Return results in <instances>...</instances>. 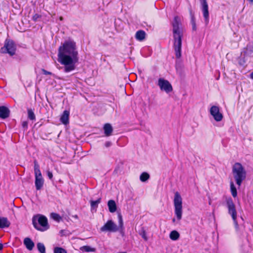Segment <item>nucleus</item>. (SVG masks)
<instances>
[{
  "instance_id": "obj_1",
  "label": "nucleus",
  "mask_w": 253,
  "mask_h": 253,
  "mask_svg": "<svg viewBox=\"0 0 253 253\" xmlns=\"http://www.w3.org/2000/svg\"><path fill=\"white\" fill-rule=\"evenodd\" d=\"M58 61L64 65L66 73L74 71L79 61L78 52L76 43L71 41H66L58 49Z\"/></svg>"
},
{
  "instance_id": "obj_2",
  "label": "nucleus",
  "mask_w": 253,
  "mask_h": 253,
  "mask_svg": "<svg viewBox=\"0 0 253 253\" xmlns=\"http://www.w3.org/2000/svg\"><path fill=\"white\" fill-rule=\"evenodd\" d=\"M172 25L174 40L173 47L176 57L179 58L181 56L182 38L184 32L180 17L177 16H175Z\"/></svg>"
},
{
  "instance_id": "obj_3",
  "label": "nucleus",
  "mask_w": 253,
  "mask_h": 253,
  "mask_svg": "<svg viewBox=\"0 0 253 253\" xmlns=\"http://www.w3.org/2000/svg\"><path fill=\"white\" fill-rule=\"evenodd\" d=\"M232 172L237 184L240 186L246 178V171L241 164L237 163L233 167Z\"/></svg>"
},
{
  "instance_id": "obj_4",
  "label": "nucleus",
  "mask_w": 253,
  "mask_h": 253,
  "mask_svg": "<svg viewBox=\"0 0 253 253\" xmlns=\"http://www.w3.org/2000/svg\"><path fill=\"white\" fill-rule=\"evenodd\" d=\"M34 226L38 230L43 231L48 228L47 218L43 215L35 216L33 218Z\"/></svg>"
},
{
  "instance_id": "obj_5",
  "label": "nucleus",
  "mask_w": 253,
  "mask_h": 253,
  "mask_svg": "<svg viewBox=\"0 0 253 253\" xmlns=\"http://www.w3.org/2000/svg\"><path fill=\"white\" fill-rule=\"evenodd\" d=\"M182 198L178 192L174 194L173 200L174 212L176 216L177 220H180L182 218Z\"/></svg>"
},
{
  "instance_id": "obj_6",
  "label": "nucleus",
  "mask_w": 253,
  "mask_h": 253,
  "mask_svg": "<svg viewBox=\"0 0 253 253\" xmlns=\"http://www.w3.org/2000/svg\"><path fill=\"white\" fill-rule=\"evenodd\" d=\"M16 51V46L13 41L6 40L4 45L1 48L0 52L2 53H7L12 56L15 54Z\"/></svg>"
},
{
  "instance_id": "obj_7",
  "label": "nucleus",
  "mask_w": 253,
  "mask_h": 253,
  "mask_svg": "<svg viewBox=\"0 0 253 253\" xmlns=\"http://www.w3.org/2000/svg\"><path fill=\"white\" fill-rule=\"evenodd\" d=\"M226 204L228 210V213L230 214L234 222L237 224V211L235 204H234L232 199L231 198L226 199Z\"/></svg>"
},
{
  "instance_id": "obj_8",
  "label": "nucleus",
  "mask_w": 253,
  "mask_h": 253,
  "mask_svg": "<svg viewBox=\"0 0 253 253\" xmlns=\"http://www.w3.org/2000/svg\"><path fill=\"white\" fill-rule=\"evenodd\" d=\"M158 85L161 90L165 91L167 93H169L172 90V87L171 84L167 80L160 78L158 80Z\"/></svg>"
},
{
  "instance_id": "obj_9",
  "label": "nucleus",
  "mask_w": 253,
  "mask_h": 253,
  "mask_svg": "<svg viewBox=\"0 0 253 253\" xmlns=\"http://www.w3.org/2000/svg\"><path fill=\"white\" fill-rule=\"evenodd\" d=\"M102 232H115L118 230L117 225L111 220H108L101 228Z\"/></svg>"
},
{
  "instance_id": "obj_10",
  "label": "nucleus",
  "mask_w": 253,
  "mask_h": 253,
  "mask_svg": "<svg viewBox=\"0 0 253 253\" xmlns=\"http://www.w3.org/2000/svg\"><path fill=\"white\" fill-rule=\"evenodd\" d=\"M201 5L204 17L205 19V22L206 25H208L209 21V13L208 10V4L207 0H200Z\"/></svg>"
},
{
  "instance_id": "obj_11",
  "label": "nucleus",
  "mask_w": 253,
  "mask_h": 253,
  "mask_svg": "<svg viewBox=\"0 0 253 253\" xmlns=\"http://www.w3.org/2000/svg\"><path fill=\"white\" fill-rule=\"evenodd\" d=\"M210 113L217 122L221 121L223 118L222 114L220 113L219 109L216 106H212L211 108Z\"/></svg>"
},
{
  "instance_id": "obj_12",
  "label": "nucleus",
  "mask_w": 253,
  "mask_h": 253,
  "mask_svg": "<svg viewBox=\"0 0 253 253\" xmlns=\"http://www.w3.org/2000/svg\"><path fill=\"white\" fill-rule=\"evenodd\" d=\"M10 111L5 106H0V118L3 119H6L9 116Z\"/></svg>"
},
{
  "instance_id": "obj_13",
  "label": "nucleus",
  "mask_w": 253,
  "mask_h": 253,
  "mask_svg": "<svg viewBox=\"0 0 253 253\" xmlns=\"http://www.w3.org/2000/svg\"><path fill=\"white\" fill-rule=\"evenodd\" d=\"M104 134L106 136H109L112 135L113 128L111 125L107 123L105 124L103 126Z\"/></svg>"
},
{
  "instance_id": "obj_14",
  "label": "nucleus",
  "mask_w": 253,
  "mask_h": 253,
  "mask_svg": "<svg viewBox=\"0 0 253 253\" xmlns=\"http://www.w3.org/2000/svg\"><path fill=\"white\" fill-rule=\"evenodd\" d=\"M23 243L26 246V248L29 251L32 250L35 246L34 243L30 238L28 237L25 238L24 239Z\"/></svg>"
},
{
  "instance_id": "obj_15",
  "label": "nucleus",
  "mask_w": 253,
  "mask_h": 253,
  "mask_svg": "<svg viewBox=\"0 0 253 253\" xmlns=\"http://www.w3.org/2000/svg\"><path fill=\"white\" fill-rule=\"evenodd\" d=\"M69 111L67 110H65L61 118L60 121L64 125H67L69 123Z\"/></svg>"
},
{
  "instance_id": "obj_16",
  "label": "nucleus",
  "mask_w": 253,
  "mask_h": 253,
  "mask_svg": "<svg viewBox=\"0 0 253 253\" xmlns=\"http://www.w3.org/2000/svg\"><path fill=\"white\" fill-rule=\"evenodd\" d=\"M44 180L42 176L35 177V185L37 190H40L43 186Z\"/></svg>"
},
{
  "instance_id": "obj_17",
  "label": "nucleus",
  "mask_w": 253,
  "mask_h": 253,
  "mask_svg": "<svg viewBox=\"0 0 253 253\" xmlns=\"http://www.w3.org/2000/svg\"><path fill=\"white\" fill-rule=\"evenodd\" d=\"M10 225V222L6 217H0V228L8 227Z\"/></svg>"
},
{
  "instance_id": "obj_18",
  "label": "nucleus",
  "mask_w": 253,
  "mask_h": 253,
  "mask_svg": "<svg viewBox=\"0 0 253 253\" xmlns=\"http://www.w3.org/2000/svg\"><path fill=\"white\" fill-rule=\"evenodd\" d=\"M245 56H252L253 55V44H248L244 51Z\"/></svg>"
},
{
  "instance_id": "obj_19",
  "label": "nucleus",
  "mask_w": 253,
  "mask_h": 253,
  "mask_svg": "<svg viewBox=\"0 0 253 253\" xmlns=\"http://www.w3.org/2000/svg\"><path fill=\"white\" fill-rule=\"evenodd\" d=\"M108 206L109 208V211L111 212H114L116 211L117 206L114 200H110L108 202Z\"/></svg>"
},
{
  "instance_id": "obj_20",
  "label": "nucleus",
  "mask_w": 253,
  "mask_h": 253,
  "mask_svg": "<svg viewBox=\"0 0 253 253\" xmlns=\"http://www.w3.org/2000/svg\"><path fill=\"white\" fill-rule=\"evenodd\" d=\"M146 33L143 30L138 31L135 34V38L139 41L144 40L145 38Z\"/></svg>"
},
{
  "instance_id": "obj_21",
  "label": "nucleus",
  "mask_w": 253,
  "mask_h": 253,
  "mask_svg": "<svg viewBox=\"0 0 253 253\" xmlns=\"http://www.w3.org/2000/svg\"><path fill=\"white\" fill-rule=\"evenodd\" d=\"M34 173L35 177H40L42 176V173L40 169V166L36 161H34Z\"/></svg>"
},
{
  "instance_id": "obj_22",
  "label": "nucleus",
  "mask_w": 253,
  "mask_h": 253,
  "mask_svg": "<svg viewBox=\"0 0 253 253\" xmlns=\"http://www.w3.org/2000/svg\"><path fill=\"white\" fill-rule=\"evenodd\" d=\"M179 236L180 235L179 233L175 230L172 231L169 234L170 238L174 241L178 240Z\"/></svg>"
},
{
  "instance_id": "obj_23",
  "label": "nucleus",
  "mask_w": 253,
  "mask_h": 253,
  "mask_svg": "<svg viewBox=\"0 0 253 253\" xmlns=\"http://www.w3.org/2000/svg\"><path fill=\"white\" fill-rule=\"evenodd\" d=\"M150 178L149 174L145 172H143L140 176V179L142 182H145Z\"/></svg>"
},
{
  "instance_id": "obj_24",
  "label": "nucleus",
  "mask_w": 253,
  "mask_h": 253,
  "mask_svg": "<svg viewBox=\"0 0 253 253\" xmlns=\"http://www.w3.org/2000/svg\"><path fill=\"white\" fill-rule=\"evenodd\" d=\"M230 187L232 195L234 198L236 197L237 195V190L233 182L230 183Z\"/></svg>"
},
{
  "instance_id": "obj_25",
  "label": "nucleus",
  "mask_w": 253,
  "mask_h": 253,
  "mask_svg": "<svg viewBox=\"0 0 253 253\" xmlns=\"http://www.w3.org/2000/svg\"><path fill=\"white\" fill-rule=\"evenodd\" d=\"M37 248L39 251L41 253H45V248L44 245L41 243H39L37 244Z\"/></svg>"
},
{
  "instance_id": "obj_26",
  "label": "nucleus",
  "mask_w": 253,
  "mask_h": 253,
  "mask_svg": "<svg viewBox=\"0 0 253 253\" xmlns=\"http://www.w3.org/2000/svg\"><path fill=\"white\" fill-rule=\"evenodd\" d=\"M82 250L86 252H94L96 249L94 248H91L88 246H84L82 247Z\"/></svg>"
},
{
  "instance_id": "obj_27",
  "label": "nucleus",
  "mask_w": 253,
  "mask_h": 253,
  "mask_svg": "<svg viewBox=\"0 0 253 253\" xmlns=\"http://www.w3.org/2000/svg\"><path fill=\"white\" fill-rule=\"evenodd\" d=\"M101 202V198L98 199L96 201H91L90 205L91 208L94 209L98 207V205Z\"/></svg>"
},
{
  "instance_id": "obj_28",
  "label": "nucleus",
  "mask_w": 253,
  "mask_h": 253,
  "mask_svg": "<svg viewBox=\"0 0 253 253\" xmlns=\"http://www.w3.org/2000/svg\"><path fill=\"white\" fill-rule=\"evenodd\" d=\"M28 118L31 120H34L36 119L35 115L31 109L28 110Z\"/></svg>"
},
{
  "instance_id": "obj_29",
  "label": "nucleus",
  "mask_w": 253,
  "mask_h": 253,
  "mask_svg": "<svg viewBox=\"0 0 253 253\" xmlns=\"http://www.w3.org/2000/svg\"><path fill=\"white\" fill-rule=\"evenodd\" d=\"M54 253H67V252L62 248L55 247L54 249Z\"/></svg>"
},
{
  "instance_id": "obj_30",
  "label": "nucleus",
  "mask_w": 253,
  "mask_h": 253,
  "mask_svg": "<svg viewBox=\"0 0 253 253\" xmlns=\"http://www.w3.org/2000/svg\"><path fill=\"white\" fill-rule=\"evenodd\" d=\"M51 217L55 220L57 221H59L61 219V216L57 213H51Z\"/></svg>"
},
{
  "instance_id": "obj_31",
  "label": "nucleus",
  "mask_w": 253,
  "mask_h": 253,
  "mask_svg": "<svg viewBox=\"0 0 253 253\" xmlns=\"http://www.w3.org/2000/svg\"><path fill=\"white\" fill-rule=\"evenodd\" d=\"M139 234L145 241H147L148 240V238L146 236V232L143 228H142V230Z\"/></svg>"
},
{
  "instance_id": "obj_32",
  "label": "nucleus",
  "mask_w": 253,
  "mask_h": 253,
  "mask_svg": "<svg viewBox=\"0 0 253 253\" xmlns=\"http://www.w3.org/2000/svg\"><path fill=\"white\" fill-rule=\"evenodd\" d=\"M118 217H119V226L121 228H122L123 226V221L122 216H121V214H119Z\"/></svg>"
},
{
  "instance_id": "obj_33",
  "label": "nucleus",
  "mask_w": 253,
  "mask_h": 253,
  "mask_svg": "<svg viewBox=\"0 0 253 253\" xmlns=\"http://www.w3.org/2000/svg\"><path fill=\"white\" fill-rule=\"evenodd\" d=\"M41 17V16L39 14H35L33 16V20L35 21H37L39 18H40Z\"/></svg>"
},
{
  "instance_id": "obj_34",
  "label": "nucleus",
  "mask_w": 253,
  "mask_h": 253,
  "mask_svg": "<svg viewBox=\"0 0 253 253\" xmlns=\"http://www.w3.org/2000/svg\"><path fill=\"white\" fill-rule=\"evenodd\" d=\"M47 176L49 177V178L50 179H51L52 178V177H53L52 173L51 171L48 170L47 171Z\"/></svg>"
},
{
  "instance_id": "obj_35",
  "label": "nucleus",
  "mask_w": 253,
  "mask_h": 253,
  "mask_svg": "<svg viewBox=\"0 0 253 253\" xmlns=\"http://www.w3.org/2000/svg\"><path fill=\"white\" fill-rule=\"evenodd\" d=\"M22 125L24 128H27L28 127V122L27 121L23 122Z\"/></svg>"
},
{
  "instance_id": "obj_36",
  "label": "nucleus",
  "mask_w": 253,
  "mask_h": 253,
  "mask_svg": "<svg viewBox=\"0 0 253 253\" xmlns=\"http://www.w3.org/2000/svg\"><path fill=\"white\" fill-rule=\"evenodd\" d=\"M42 72L44 75H51L52 73L50 72H48L44 69H42Z\"/></svg>"
},
{
  "instance_id": "obj_37",
  "label": "nucleus",
  "mask_w": 253,
  "mask_h": 253,
  "mask_svg": "<svg viewBox=\"0 0 253 253\" xmlns=\"http://www.w3.org/2000/svg\"><path fill=\"white\" fill-rule=\"evenodd\" d=\"M192 25H193V29L194 30H196V24H195V22L194 21L193 18H192Z\"/></svg>"
},
{
  "instance_id": "obj_38",
  "label": "nucleus",
  "mask_w": 253,
  "mask_h": 253,
  "mask_svg": "<svg viewBox=\"0 0 253 253\" xmlns=\"http://www.w3.org/2000/svg\"><path fill=\"white\" fill-rule=\"evenodd\" d=\"M105 145L106 147H109L111 145V143L110 142L108 141L105 143Z\"/></svg>"
},
{
  "instance_id": "obj_39",
  "label": "nucleus",
  "mask_w": 253,
  "mask_h": 253,
  "mask_svg": "<svg viewBox=\"0 0 253 253\" xmlns=\"http://www.w3.org/2000/svg\"><path fill=\"white\" fill-rule=\"evenodd\" d=\"M250 3L253 4V0H247Z\"/></svg>"
},
{
  "instance_id": "obj_40",
  "label": "nucleus",
  "mask_w": 253,
  "mask_h": 253,
  "mask_svg": "<svg viewBox=\"0 0 253 253\" xmlns=\"http://www.w3.org/2000/svg\"><path fill=\"white\" fill-rule=\"evenodd\" d=\"M3 248V245L0 243V251Z\"/></svg>"
},
{
  "instance_id": "obj_41",
  "label": "nucleus",
  "mask_w": 253,
  "mask_h": 253,
  "mask_svg": "<svg viewBox=\"0 0 253 253\" xmlns=\"http://www.w3.org/2000/svg\"><path fill=\"white\" fill-rule=\"evenodd\" d=\"M250 77L253 80V72L250 74Z\"/></svg>"
},
{
  "instance_id": "obj_42",
  "label": "nucleus",
  "mask_w": 253,
  "mask_h": 253,
  "mask_svg": "<svg viewBox=\"0 0 253 253\" xmlns=\"http://www.w3.org/2000/svg\"><path fill=\"white\" fill-rule=\"evenodd\" d=\"M175 218H173L172 222L174 223V222H175Z\"/></svg>"
},
{
  "instance_id": "obj_43",
  "label": "nucleus",
  "mask_w": 253,
  "mask_h": 253,
  "mask_svg": "<svg viewBox=\"0 0 253 253\" xmlns=\"http://www.w3.org/2000/svg\"><path fill=\"white\" fill-rule=\"evenodd\" d=\"M60 20H63V18H62V17H60Z\"/></svg>"
}]
</instances>
